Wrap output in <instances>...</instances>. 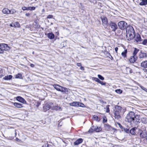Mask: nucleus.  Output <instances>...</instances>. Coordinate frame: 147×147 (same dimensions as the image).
Instances as JSON below:
<instances>
[{"label": "nucleus", "instance_id": "423d86ee", "mask_svg": "<svg viewBox=\"0 0 147 147\" xmlns=\"http://www.w3.org/2000/svg\"><path fill=\"white\" fill-rule=\"evenodd\" d=\"M118 25L119 28L121 30H124L125 28L126 29L127 27L129 26H127V23L123 21H121L119 22Z\"/></svg>", "mask_w": 147, "mask_h": 147}, {"label": "nucleus", "instance_id": "f03ea898", "mask_svg": "<svg viewBox=\"0 0 147 147\" xmlns=\"http://www.w3.org/2000/svg\"><path fill=\"white\" fill-rule=\"evenodd\" d=\"M125 118L128 122H133L135 125H137L140 123L139 116L135 115V113L132 111L129 112Z\"/></svg>", "mask_w": 147, "mask_h": 147}, {"label": "nucleus", "instance_id": "e433bc0d", "mask_svg": "<svg viewBox=\"0 0 147 147\" xmlns=\"http://www.w3.org/2000/svg\"><path fill=\"white\" fill-rule=\"evenodd\" d=\"M98 77L99 79L102 80H104V78L100 75H98Z\"/></svg>", "mask_w": 147, "mask_h": 147}, {"label": "nucleus", "instance_id": "c9c22d12", "mask_svg": "<svg viewBox=\"0 0 147 147\" xmlns=\"http://www.w3.org/2000/svg\"><path fill=\"white\" fill-rule=\"evenodd\" d=\"M93 79L96 82H98V83H99L100 81V80H99V79L98 78H94V77L93 78Z\"/></svg>", "mask_w": 147, "mask_h": 147}, {"label": "nucleus", "instance_id": "412c9836", "mask_svg": "<svg viewBox=\"0 0 147 147\" xmlns=\"http://www.w3.org/2000/svg\"><path fill=\"white\" fill-rule=\"evenodd\" d=\"M141 2L139 3L140 5H147V0H140Z\"/></svg>", "mask_w": 147, "mask_h": 147}, {"label": "nucleus", "instance_id": "c756f323", "mask_svg": "<svg viewBox=\"0 0 147 147\" xmlns=\"http://www.w3.org/2000/svg\"><path fill=\"white\" fill-rule=\"evenodd\" d=\"M13 26L15 27H19L20 26V24L18 22H16L14 23V24H13Z\"/></svg>", "mask_w": 147, "mask_h": 147}, {"label": "nucleus", "instance_id": "a18cd8bd", "mask_svg": "<svg viewBox=\"0 0 147 147\" xmlns=\"http://www.w3.org/2000/svg\"><path fill=\"white\" fill-rule=\"evenodd\" d=\"M22 9L24 11L27 10V7H22Z\"/></svg>", "mask_w": 147, "mask_h": 147}, {"label": "nucleus", "instance_id": "c03bdc74", "mask_svg": "<svg viewBox=\"0 0 147 147\" xmlns=\"http://www.w3.org/2000/svg\"><path fill=\"white\" fill-rule=\"evenodd\" d=\"M53 16L52 15H49L47 17V18L50 19L53 18Z\"/></svg>", "mask_w": 147, "mask_h": 147}, {"label": "nucleus", "instance_id": "4468645a", "mask_svg": "<svg viewBox=\"0 0 147 147\" xmlns=\"http://www.w3.org/2000/svg\"><path fill=\"white\" fill-rule=\"evenodd\" d=\"M139 57L140 58H145L147 57V54L145 53L141 52L139 54Z\"/></svg>", "mask_w": 147, "mask_h": 147}, {"label": "nucleus", "instance_id": "864d4df0", "mask_svg": "<svg viewBox=\"0 0 147 147\" xmlns=\"http://www.w3.org/2000/svg\"><path fill=\"white\" fill-rule=\"evenodd\" d=\"M62 123L61 122H59L58 125L59 127H61V126Z\"/></svg>", "mask_w": 147, "mask_h": 147}, {"label": "nucleus", "instance_id": "72a5a7b5", "mask_svg": "<svg viewBox=\"0 0 147 147\" xmlns=\"http://www.w3.org/2000/svg\"><path fill=\"white\" fill-rule=\"evenodd\" d=\"M16 12V10L14 9L9 10V14H13Z\"/></svg>", "mask_w": 147, "mask_h": 147}, {"label": "nucleus", "instance_id": "473e14b6", "mask_svg": "<svg viewBox=\"0 0 147 147\" xmlns=\"http://www.w3.org/2000/svg\"><path fill=\"white\" fill-rule=\"evenodd\" d=\"M122 131H124L127 134L129 133L130 130L128 129H127L126 128L124 127V128L122 130Z\"/></svg>", "mask_w": 147, "mask_h": 147}, {"label": "nucleus", "instance_id": "f8f14e48", "mask_svg": "<svg viewBox=\"0 0 147 147\" xmlns=\"http://www.w3.org/2000/svg\"><path fill=\"white\" fill-rule=\"evenodd\" d=\"M137 127H136L132 128L130 130L129 133L131 134L132 135L135 136L136 134V130Z\"/></svg>", "mask_w": 147, "mask_h": 147}, {"label": "nucleus", "instance_id": "4be33fe9", "mask_svg": "<svg viewBox=\"0 0 147 147\" xmlns=\"http://www.w3.org/2000/svg\"><path fill=\"white\" fill-rule=\"evenodd\" d=\"M104 127L105 129H106L107 130H110L111 129V128H112L113 129H114V128H112L110 125L108 124H105Z\"/></svg>", "mask_w": 147, "mask_h": 147}, {"label": "nucleus", "instance_id": "5701e85b", "mask_svg": "<svg viewBox=\"0 0 147 147\" xmlns=\"http://www.w3.org/2000/svg\"><path fill=\"white\" fill-rule=\"evenodd\" d=\"M79 102H74L69 103L70 105L72 106L78 107Z\"/></svg>", "mask_w": 147, "mask_h": 147}, {"label": "nucleus", "instance_id": "a211bd4d", "mask_svg": "<svg viewBox=\"0 0 147 147\" xmlns=\"http://www.w3.org/2000/svg\"><path fill=\"white\" fill-rule=\"evenodd\" d=\"M13 105L16 107L18 108H21L23 107L22 105L17 102L13 103Z\"/></svg>", "mask_w": 147, "mask_h": 147}, {"label": "nucleus", "instance_id": "4c0bfd02", "mask_svg": "<svg viewBox=\"0 0 147 147\" xmlns=\"http://www.w3.org/2000/svg\"><path fill=\"white\" fill-rule=\"evenodd\" d=\"M78 107H85V105L82 103L80 102H79Z\"/></svg>", "mask_w": 147, "mask_h": 147}, {"label": "nucleus", "instance_id": "79ce46f5", "mask_svg": "<svg viewBox=\"0 0 147 147\" xmlns=\"http://www.w3.org/2000/svg\"><path fill=\"white\" fill-rule=\"evenodd\" d=\"M99 83L100 84L102 85H105L106 84V82H103L100 80Z\"/></svg>", "mask_w": 147, "mask_h": 147}, {"label": "nucleus", "instance_id": "bb28decb", "mask_svg": "<svg viewBox=\"0 0 147 147\" xmlns=\"http://www.w3.org/2000/svg\"><path fill=\"white\" fill-rule=\"evenodd\" d=\"M22 75L20 73H18L16 75V78L22 79Z\"/></svg>", "mask_w": 147, "mask_h": 147}, {"label": "nucleus", "instance_id": "4d7b16f0", "mask_svg": "<svg viewBox=\"0 0 147 147\" xmlns=\"http://www.w3.org/2000/svg\"><path fill=\"white\" fill-rule=\"evenodd\" d=\"M114 147H118L117 145H115L114 146Z\"/></svg>", "mask_w": 147, "mask_h": 147}, {"label": "nucleus", "instance_id": "bf43d9fd", "mask_svg": "<svg viewBox=\"0 0 147 147\" xmlns=\"http://www.w3.org/2000/svg\"><path fill=\"white\" fill-rule=\"evenodd\" d=\"M3 76V75H0V78H1L2 76Z\"/></svg>", "mask_w": 147, "mask_h": 147}, {"label": "nucleus", "instance_id": "ddd939ff", "mask_svg": "<svg viewBox=\"0 0 147 147\" xmlns=\"http://www.w3.org/2000/svg\"><path fill=\"white\" fill-rule=\"evenodd\" d=\"M137 58V57L136 56H131L129 59V61L131 63H132L136 61Z\"/></svg>", "mask_w": 147, "mask_h": 147}, {"label": "nucleus", "instance_id": "58836bf2", "mask_svg": "<svg viewBox=\"0 0 147 147\" xmlns=\"http://www.w3.org/2000/svg\"><path fill=\"white\" fill-rule=\"evenodd\" d=\"M109 105H107V106L106 107V108L107 109L106 112L107 113H108L110 111L109 109Z\"/></svg>", "mask_w": 147, "mask_h": 147}, {"label": "nucleus", "instance_id": "603ef678", "mask_svg": "<svg viewBox=\"0 0 147 147\" xmlns=\"http://www.w3.org/2000/svg\"><path fill=\"white\" fill-rule=\"evenodd\" d=\"M118 50V48L117 47L115 48V51L117 53V50Z\"/></svg>", "mask_w": 147, "mask_h": 147}, {"label": "nucleus", "instance_id": "5fc2aeb1", "mask_svg": "<svg viewBox=\"0 0 147 147\" xmlns=\"http://www.w3.org/2000/svg\"><path fill=\"white\" fill-rule=\"evenodd\" d=\"M48 144H46L45 145H43V146H42V147H48Z\"/></svg>", "mask_w": 147, "mask_h": 147}, {"label": "nucleus", "instance_id": "f704fd0d", "mask_svg": "<svg viewBox=\"0 0 147 147\" xmlns=\"http://www.w3.org/2000/svg\"><path fill=\"white\" fill-rule=\"evenodd\" d=\"M115 92L117 93L120 94L122 93V91L120 89H118L115 90Z\"/></svg>", "mask_w": 147, "mask_h": 147}, {"label": "nucleus", "instance_id": "a878e982", "mask_svg": "<svg viewBox=\"0 0 147 147\" xmlns=\"http://www.w3.org/2000/svg\"><path fill=\"white\" fill-rule=\"evenodd\" d=\"M93 119L98 122H99L100 121V119L98 118V117L96 115H94L93 116Z\"/></svg>", "mask_w": 147, "mask_h": 147}, {"label": "nucleus", "instance_id": "09e8293b", "mask_svg": "<svg viewBox=\"0 0 147 147\" xmlns=\"http://www.w3.org/2000/svg\"><path fill=\"white\" fill-rule=\"evenodd\" d=\"M80 69L81 70H83V71H84V67H82V65L80 66Z\"/></svg>", "mask_w": 147, "mask_h": 147}, {"label": "nucleus", "instance_id": "052dcab7", "mask_svg": "<svg viewBox=\"0 0 147 147\" xmlns=\"http://www.w3.org/2000/svg\"><path fill=\"white\" fill-rule=\"evenodd\" d=\"M16 139H17V140H18V138H16Z\"/></svg>", "mask_w": 147, "mask_h": 147}, {"label": "nucleus", "instance_id": "7c9ffc66", "mask_svg": "<svg viewBox=\"0 0 147 147\" xmlns=\"http://www.w3.org/2000/svg\"><path fill=\"white\" fill-rule=\"evenodd\" d=\"M142 122L144 123H147V119L144 118H142L141 119Z\"/></svg>", "mask_w": 147, "mask_h": 147}, {"label": "nucleus", "instance_id": "0eeeda50", "mask_svg": "<svg viewBox=\"0 0 147 147\" xmlns=\"http://www.w3.org/2000/svg\"><path fill=\"white\" fill-rule=\"evenodd\" d=\"M101 130V128L98 127L97 126H93L90 127L88 131L89 133H91L93 131H95L96 132H99Z\"/></svg>", "mask_w": 147, "mask_h": 147}, {"label": "nucleus", "instance_id": "f257e3e1", "mask_svg": "<svg viewBox=\"0 0 147 147\" xmlns=\"http://www.w3.org/2000/svg\"><path fill=\"white\" fill-rule=\"evenodd\" d=\"M126 38L128 40H130L134 38V40L136 42H140L142 39L140 36L139 34H135V31L133 27L131 26L127 27L126 29Z\"/></svg>", "mask_w": 147, "mask_h": 147}, {"label": "nucleus", "instance_id": "f3484780", "mask_svg": "<svg viewBox=\"0 0 147 147\" xmlns=\"http://www.w3.org/2000/svg\"><path fill=\"white\" fill-rule=\"evenodd\" d=\"M141 66L144 68H147V60L142 62L141 64Z\"/></svg>", "mask_w": 147, "mask_h": 147}, {"label": "nucleus", "instance_id": "3c124183", "mask_svg": "<svg viewBox=\"0 0 147 147\" xmlns=\"http://www.w3.org/2000/svg\"><path fill=\"white\" fill-rule=\"evenodd\" d=\"M25 15L26 16H29L30 15V14L29 13H26Z\"/></svg>", "mask_w": 147, "mask_h": 147}, {"label": "nucleus", "instance_id": "b1692460", "mask_svg": "<svg viewBox=\"0 0 147 147\" xmlns=\"http://www.w3.org/2000/svg\"><path fill=\"white\" fill-rule=\"evenodd\" d=\"M127 53V49H125L124 51L123 52L121 53V55L124 58L126 57V54Z\"/></svg>", "mask_w": 147, "mask_h": 147}, {"label": "nucleus", "instance_id": "aec40b11", "mask_svg": "<svg viewBox=\"0 0 147 147\" xmlns=\"http://www.w3.org/2000/svg\"><path fill=\"white\" fill-rule=\"evenodd\" d=\"M48 37L51 39H52L54 38L55 36L52 32L49 33L47 34Z\"/></svg>", "mask_w": 147, "mask_h": 147}, {"label": "nucleus", "instance_id": "13d9d810", "mask_svg": "<svg viewBox=\"0 0 147 147\" xmlns=\"http://www.w3.org/2000/svg\"><path fill=\"white\" fill-rule=\"evenodd\" d=\"M145 90L144 91H145L146 92H147V89L146 88V89H145Z\"/></svg>", "mask_w": 147, "mask_h": 147}, {"label": "nucleus", "instance_id": "2eb2a0df", "mask_svg": "<svg viewBox=\"0 0 147 147\" xmlns=\"http://www.w3.org/2000/svg\"><path fill=\"white\" fill-rule=\"evenodd\" d=\"M50 108V106L48 104H46L43 107L44 111L45 112Z\"/></svg>", "mask_w": 147, "mask_h": 147}, {"label": "nucleus", "instance_id": "393cba45", "mask_svg": "<svg viewBox=\"0 0 147 147\" xmlns=\"http://www.w3.org/2000/svg\"><path fill=\"white\" fill-rule=\"evenodd\" d=\"M12 76L11 75L7 76H5L3 79L5 80H10L12 78Z\"/></svg>", "mask_w": 147, "mask_h": 147}, {"label": "nucleus", "instance_id": "6ab92c4d", "mask_svg": "<svg viewBox=\"0 0 147 147\" xmlns=\"http://www.w3.org/2000/svg\"><path fill=\"white\" fill-rule=\"evenodd\" d=\"M3 13L6 14H9V10L7 8H4L2 10Z\"/></svg>", "mask_w": 147, "mask_h": 147}, {"label": "nucleus", "instance_id": "6e6d98bb", "mask_svg": "<svg viewBox=\"0 0 147 147\" xmlns=\"http://www.w3.org/2000/svg\"><path fill=\"white\" fill-rule=\"evenodd\" d=\"M10 26H11V27H14V26H13V25H12V24H10Z\"/></svg>", "mask_w": 147, "mask_h": 147}, {"label": "nucleus", "instance_id": "9b49d317", "mask_svg": "<svg viewBox=\"0 0 147 147\" xmlns=\"http://www.w3.org/2000/svg\"><path fill=\"white\" fill-rule=\"evenodd\" d=\"M16 99L18 101L22 102L23 104H26V101L24 99L20 96H17L16 98Z\"/></svg>", "mask_w": 147, "mask_h": 147}, {"label": "nucleus", "instance_id": "7ed1b4c3", "mask_svg": "<svg viewBox=\"0 0 147 147\" xmlns=\"http://www.w3.org/2000/svg\"><path fill=\"white\" fill-rule=\"evenodd\" d=\"M122 110V108L120 106H117L115 107V109L114 110L115 117V119H119L121 118L120 115Z\"/></svg>", "mask_w": 147, "mask_h": 147}, {"label": "nucleus", "instance_id": "de8ad7c7", "mask_svg": "<svg viewBox=\"0 0 147 147\" xmlns=\"http://www.w3.org/2000/svg\"><path fill=\"white\" fill-rule=\"evenodd\" d=\"M77 65L78 67H80L81 66V64L80 63H77Z\"/></svg>", "mask_w": 147, "mask_h": 147}, {"label": "nucleus", "instance_id": "1a4fd4ad", "mask_svg": "<svg viewBox=\"0 0 147 147\" xmlns=\"http://www.w3.org/2000/svg\"><path fill=\"white\" fill-rule=\"evenodd\" d=\"M109 26L112 29V30L115 31L117 28V26L115 23L111 21L109 23Z\"/></svg>", "mask_w": 147, "mask_h": 147}, {"label": "nucleus", "instance_id": "20e7f679", "mask_svg": "<svg viewBox=\"0 0 147 147\" xmlns=\"http://www.w3.org/2000/svg\"><path fill=\"white\" fill-rule=\"evenodd\" d=\"M10 49V47L7 44L4 43H1L0 44V53H3L4 52V51H8Z\"/></svg>", "mask_w": 147, "mask_h": 147}, {"label": "nucleus", "instance_id": "8fccbe9b", "mask_svg": "<svg viewBox=\"0 0 147 147\" xmlns=\"http://www.w3.org/2000/svg\"><path fill=\"white\" fill-rule=\"evenodd\" d=\"M30 66L32 67H34V65L33 64L31 63L30 64Z\"/></svg>", "mask_w": 147, "mask_h": 147}, {"label": "nucleus", "instance_id": "37998d69", "mask_svg": "<svg viewBox=\"0 0 147 147\" xmlns=\"http://www.w3.org/2000/svg\"><path fill=\"white\" fill-rule=\"evenodd\" d=\"M107 120L106 119V118L105 117L104 118H103V123H105L107 122Z\"/></svg>", "mask_w": 147, "mask_h": 147}, {"label": "nucleus", "instance_id": "6e6552de", "mask_svg": "<svg viewBox=\"0 0 147 147\" xmlns=\"http://www.w3.org/2000/svg\"><path fill=\"white\" fill-rule=\"evenodd\" d=\"M139 131H141L140 134V138H144L147 137V134L146 129L142 131L141 129H139Z\"/></svg>", "mask_w": 147, "mask_h": 147}, {"label": "nucleus", "instance_id": "ea45409f", "mask_svg": "<svg viewBox=\"0 0 147 147\" xmlns=\"http://www.w3.org/2000/svg\"><path fill=\"white\" fill-rule=\"evenodd\" d=\"M117 124H118L120 128L123 129L124 128V127H123L119 123H117Z\"/></svg>", "mask_w": 147, "mask_h": 147}, {"label": "nucleus", "instance_id": "2f4dec72", "mask_svg": "<svg viewBox=\"0 0 147 147\" xmlns=\"http://www.w3.org/2000/svg\"><path fill=\"white\" fill-rule=\"evenodd\" d=\"M35 9V7H27V10H34Z\"/></svg>", "mask_w": 147, "mask_h": 147}, {"label": "nucleus", "instance_id": "49530a36", "mask_svg": "<svg viewBox=\"0 0 147 147\" xmlns=\"http://www.w3.org/2000/svg\"><path fill=\"white\" fill-rule=\"evenodd\" d=\"M140 86V87L142 89V90H145V89H146V88H145L144 87H143V86Z\"/></svg>", "mask_w": 147, "mask_h": 147}, {"label": "nucleus", "instance_id": "9d476101", "mask_svg": "<svg viewBox=\"0 0 147 147\" xmlns=\"http://www.w3.org/2000/svg\"><path fill=\"white\" fill-rule=\"evenodd\" d=\"M101 19L102 22V24L106 28L108 25L107 18L106 17H104L103 18H102Z\"/></svg>", "mask_w": 147, "mask_h": 147}, {"label": "nucleus", "instance_id": "39448f33", "mask_svg": "<svg viewBox=\"0 0 147 147\" xmlns=\"http://www.w3.org/2000/svg\"><path fill=\"white\" fill-rule=\"evenodd\" d=\"M55 88L57 90L61 92H65L68 91L67 89L64 87L55 84L53 85Z\"/></svg>", "mask_w": 147, "mask_h": 147}, {"label": "nucleus", "instance_id": "dca6fc26", "mask_svg": "<svg viewBox=\"0 0 147 147\" xmlns=\"http://www.w3.org/2000/svg\"><path fill=\"white\" fill-rule=\"evenodd\" d=\"M82 141L83 140L82 138H79L74 142V145H78L82 143Z\"/></svg>", "mask_w": 147, "mask_h": 147}, {"label": "nucleus", "instance_id": "cd10ccee", "mask_svg": "<svg viewBox=\"0 0 147 147\" xmlns=\"http://www.w3.org/2000/svg\"><path fill=\"white\" fill-rule=\"evenodd\" d=\"M139 49H137L136 48H134V51L133 54V56H136V54L139 51Z\"/></svg>", "mask_w": 147, "mask_h": 147}, {"label": "nucleus", "instance_id": "c85d7f7f", "mask_svg": "<svg viewBox=\"0 0 147 147\" xmlns=\"http://www.w3.org/2000/svg\"><path fill=\"white\" fill-rule=\"evenodd\" d=\"M54 108L55 110L56 111L59 110L61 111L62 110L61 107L57 106H55Z\"/></svg>", "mask_w": 147, "mask_h": 147}, {"label": "nucleus", "instance_id": "a19ab883", "mask_svg": "<svg viewBox=\"0 0 147 147\" xmlns=\"http://www.w3.org/2000/svg\"><path fill=\"white\" fill-rule=\"evenodd\" d=\"M147 43V40L144 39L142 43L144 45H146Z\"/></svg>", "mask_w": 147, "mask_h": 147}]
</instances>
